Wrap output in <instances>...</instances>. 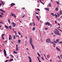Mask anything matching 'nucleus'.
<instances>
[{
    "label": "nucleus",
    "mask_w": 62,
    "mask_h": 62,
    "mask_svg": "<svg viewBox=\"0 0 62 62\" xmlns=\"http://www.w3.org/2000/svg\"><path fill=\"white\" fill-rule=\"evenodd\" d=\"M54 32V34H56V35H60V36H61V33H59V32L57 31H55Z\"/></svg>",
    "instance_id": "f257e3e1"
},
{
    "label": "nucleus",
    "mask_w": 62,
    "mask_h": 62,
    "mask_svg": "<svg viewBox=\"0 0 62 62\" xmlns=\"http://www.w3.org/2000/svg\"><path fill=\"white\" fill-rule=\"evenodd\" d=\"M11 15L12 16H13L14 17V18H16V15L14 14H13V12H12L11 13Z\"/></svg>",
    "instance_id": "f03ea898"
},
{
    "label": "nucleus",
    "mask_w": 62,
    "mask_h": 62,
    "mask_svg": "<svg viewBox=\"0 0 62 62\" xmlns=\"http://www.w3.org/2000/svg\"><path fill=\"white\" fill-rule=\"evenodd\" d=\"M46 42L50 43L51 42V40L50 39H47L46 40Z\"/></svg>",
    "instance_id": "7ed1b4c3"
},
{
    "label": "nucleus",
    "mask_w": 62,
    "mask_h": 62,
    "mask_svg": "<svg viewBox=\"0 0 62 62\" xmlns=\"http://www.w3.org/2000/svg\"><path fill=\"white\" fill-rule=\"evenodd\" d=\"M4 54L5 55V56L6 57V56H7V53H6V51L5 49H4Z\"/></svg>",
    "instance_id": "20e7f679"
},
{
    "label": "nucleus",
    "mask_w": 62,
    "mask_h": 62,
    "mask_svg": "<svg viewBox=\"0 0 62 62\" xmlns=\"http://www.w3.org/2000/svg\"><path fill=\"white\" fill-rule=\"evenodd\" d=\"M30 44H32V43L33 42H32V38H30Z\"/></svg>",
    "instance_id": "39448f33"
},
{
    "label": "nucleus",
    "mask_w": 62,
    "mask_h": 62,
    "mask_svg": "<svg viewBox=\"0 0 62 62\" xmlns=\"http://www.w3.org/2000/svg\"><path fill=\"white\" fill-rule=\"evenodd\" d=\"M16 51H18V45H16Z\"/></svg>",
    "instance_id": "423d86ee"
},
{
    "label": "nucleus",
    "mask_w": 62,
    "mask_h": 62,
    "mask_svg": "<svg viewBox=\"0 0 62 62\" xmlns=\"http://www.w3.org/2000/svg\"><path fill=\"white\" fill-rule=\"evenodd\" d=\"M12 24L13 27H15V26H16V24H15V23H14V22H12Z\"/></svg>",
    "instance_id": "0eeeda50"
},
{
    "label": "nucleus",
    "mask_w": 62,
    "mask_h": 62,
    "mask_svg": "<svg viewBox=\"0 0 62 62\" xmlns=\"http://www.w3.org/2000/svg\"><path fill=\"white\" fill-rule=\"evenodd\" d=\"M9 40H12V37H11V35H9Z\"/></svg>",
    "instance_id": "6e6552de"
},
{
    "label": "nucleus",
    "mask_w": 62,
    "mask_h": 62,
    "mask_svg": "<svg viewBox=\"0 0 62 62\" xmlns=\"http://www.w3.org/2000/svg\"><path fill=\"white\" fill-rule=\"evenodd\" d=\"M56 49L58 51H59L60 52H61V51L60 50L59 48L57 47H56Z\"/></svg>",
    "instance_id": "1a4fd4ad"
},
{
    "label": "nucleus",
    "mask_w": 62,
    "mask_h": 62,
    "mask_svg": "<svg viewBox=\"0 0 62 62\" xmlns=\"http://www.w3.org/2000/svg\"><path fill=\"white\" fill-rule=\"evenodd\" d=\"M28 57H29V62H32V60H31V59L30 57L28 56Z\"/></svg>",
    "instance_id": "9d476101"
},
{
    "label": "nucleus",
    "mask_w": 62,
    "mask_h": 62,
    "mask_svg": "<svg viewBox=\"0 0 62 62\" xmlns=\"http://www.w3.org/2000/svg\"><path fill=\"white\" fill-rule=\"evenodd\" d=\"M21 42V40L20 39H19L18 40V44H20Z\"/></svg>",
    "instance_id": "9b49d317"
},
{
    "label": "nucleus",
    "mask_w": 62,
    "mask_h": 62,
    "mask_svg": "<svg viewBox=\"0 0 62 62\" xmlns=\"http://www.w3.org/2000/svg\"><path fill=\"white\" fill-rule=\"evenodd\" d=\"M15 4L14 3H12L11 4V7H12L13 6H15Z\"/></svg>",
    "instance_id": "f8f14e48"
},
{
    "label": "nucleus",
    "mask_w": 62,
    "mask_h": 62,
    "mask_svg": "<svg viewBox=\"0 0 62 62\" xmlns=\"http://www.w3.org/2000/svg\"><path fill=\"white\" fill-rule=\"evenodd\" d=\"M45 23H46V25H49V24H50V23L46 22Z\"/></svg>",
    "instance_id": "ddd939ff"
},
{
    "label": "nucleus",
    "mask_w": 62,
    "mask_h": 62,
    "mask_svg": "<svg viewBox=\"0 0 62 62\" xmlns=\"http://www.w3.org/2000/svg\"><path fill=\"white\" fill-rule=\"evenodd\" d=\"M55 10L56 11H58V8L57 7V8H56L55 9Z\"/></svg>",
    "instance_id": "4468645a"
},
{
    "label": "nucleus",
    "mask_w": 62,
    "mask_h": 62,
    "mask_svg": "<svg viewBox=\"0 0 62 62\" xmlns=\"http://www.w3.org/2000/svg\"><path fill=\"white\" fill-rule=\"evenodd\" d=\"M31 45L33 49H34V46H33V44L32 45V44H31Z\"/></svg>",
    "instance_id": "2eb2a0df"
},
{
    "label": "nucleus",
    "mask_w": 62,
    "mask_h": 62,
    "mask_svg": "<svg viewBox=\"0 0 62 62\" xmlns=\"http://www.w3.org/2000/svg\"><path fill=\"white\" fill-rule=\"evenodd\" d=\"M5 27L7 29H8V26L5 25Z\"/></svg>",
    "instance_id": "dca6fc26"
},
{
    "label": "nucleus",
    "mask_w": 62,
    "mask_h": 62,
    "mask_svg": "<svg viewBox=\"0 0 62 62\" xmlns=\"http://www.w3.org/2000/svg\"><path fill=\"white\" fill-rule=\"evenodd\" d=\"M51 3H49L48 4V6L49 7H51Z\"/></svg>",
    "instance_id": "f3484780"
},
{
    "label": "nucleus",
    "mask_w": 62,
    "mask_h": 62,
    "mask_svg": "<svg viewBox=\"0 0 62 62\" xmlns=\"http://www.w3.org/2000/svg\"><path fill=\"white\" fill-rule=\"evenodd\" d=\"M59 12L60 13V15H62V10H61L59 11Z\"/></svg>",
    "instance_id": "a211bd4d"
},
{
    "label": "nucleus",
    "mask_w": 62,
    "mask_h": 62,
    "mask_svg": "<svg viewBox=\"0 0 62 62\" xmlns=\"http://www.w3.org/2000/svg\"><path fill=\"white\" fill-rule=\"evenodd\" d=\"M45 9H46V10H48H48H50V9H49V8H45Z\"/></svg>",
    "instance_id": "6ab92c4d"
},
{
    "label": "nucleus",
    "mask_w": 62,
    "mask_h": 62,
    "mask_svg": "<svg viewBox=\"0 0 62 62\" xmlns=\"http://www.w3.org/2000/svg\"><path fill=\"white\" fill-rule=\"evenodd\" d=\"M33 25L34 26H35V23L33 21Z\"/></svg>",
    "instance_id": "aec40b11"
},
{
    "label": "nucleus",
    "mask_w": 62,
    "mask_h": 62,
    "mask_svg": "<svg viewBox=\"0 0 62 62\" xmlns=\"http://www.w3.org/2000/svg\"><path fill=\"white\" fill-rule=\"evenodd\" d=\"M56 2L57 5H60V3L59 2H58L57 1H56Z\"/></svg>",
    "instance_id": "412c9836"
},
{
    "label": "nucleus",
    "mask_w": 62,
    "mask_h": 62,
    "mask_svg": "<svg viewBox=\"0 0 62 62\" xmlns=\"http://www.w3.org/2000/svg\"><path fill=\"white\" fill-rule=\"evenodd\" d=\"M8 22L9 23H10V20H9V19H8Z\"/></svg>",
    "instance_id": "4be33fe9"
},
{
    "label": "nucleus",
    "mask_w": 62,
    "mask_h": 62,
    "mask_svg": "<svg viewBox=\"0 0 62 62\" xmlns=\"http://www.w3.org/2000/svg\"><path fill=\"white\" fill-rule=\"evenodd\" d=\"M0 23L1 24H4L3 22L1 21L0 22Z\"/></svg>",
    "instance_id": "5701e85b"
},
{
    "label": "nucleus",
    "mask_w": 62,
    "mask_h": 62,
    "mask_svg": "<svg viewBox=\"0 0 62 62\" xmlns=\"http://www.w3.org/2000/svg\"><path fill=\"white\" fill-rule=\"evenodd\" d=\"M37 54H38L39 56V57H40V55L39 54V53L37 52Z\"/></svg>",
    "instance_id": "b1692460"
},
{
    "label": "nucleus",
    "mask_w": 62,
    "mask_h": 62,
    "mask_svg": "<svg viewBox=\"0 0 62 62\" xmlns=\"http://www.w3.org/2000/svg\"><path fill=\"white\" fill-rule=\"evenodd\" d=\"M9 28H10V30H11V26H10L9 27Z\"/></svg>",
    "instance_id": "393cba45"
},
{
    "label": "nucleus",
    "mask_w": 62,
    "mask_h": 62,
    "mask_svg": "<svg viewBox=\"0 0 62 62\" xmlns=\"http://www.w3.org/2000/svg\"><path fill=\"white\" fill-rule=\"evenodd\" d=\"M49 25H50V27H53V25H52L51 24H50V23Z\"/></svg>",
    "instance_id": "a878e982"
},
{
    "label": "nucleus",
    "mask_w": 62,
    "mask_h": 62,
    "mask_svg": "<svg viewBox=\"0 0 62 62\" xmlns=\"http://www.w3.org/2000/svg\"><path fill=\"white\" fill-rule=\"evenodd\" d=\"M51 14L53 16H54L55 15L53 13H51Z\"/></svg>",
    "instance_id": "bb28decb"
},
{
    "label": "nucleus",
    "mask_w": 62,
    "mask_h": 62,
    "mask_svg": "<svg viewBox=\"0 0 62 62\" xmlns=\"http://www.w3.org/2000/svg\"><path fill=\"white\" fill-rule=\"evenodd\" d=\"M36 17L37 18L38 20H39V18H38V16H36Z\"/></svg>",
    "instance_id": "cd10ccee"
},
{
    "label": "nucleus",
    "mask_w": 62,
    "mask_h": 62,
    "mask_svg": "<svg viewBox=\"0 0 62 62\" xmlns=\"http://www.w3.org/2000/svg\"><path fill=\"white\" fill-rule=\"evenodd\" d=\"M32 30L33 31H34L35 30V28H34V27H33L32 29Z\"/></svg>",
    "instance_id": "c85d7f7f"
},
{
    "label": "nucleus",
    "mask_w": 62,
    "mask_h": 62,
    "mask_svg": "<svg viewBox=\"0 0 62 62\" xmlns=\"http://www.w3.org/2000/svg\"><path fill=\"white\" fill-rule=\"evenodd\" d=\"M13 39H15V35H14L13 36Z\"/></svg>",
    "instance_id": "c756f323"
},
{
    "label": "nucleus",
    "mask_w": 62,
    "mask_h": 62,
    "mask_svg": "<svg viewBox=\"0 0 62 62\" xmlns=\"http://www.w3.org/2000/svg\"><path fill=\"white\" fill-rule=\"evenodd\" d=\"M54 43H57L55 41H54Z\"/></svg>",
    "instance_id": "7c9ffc66"
},
{
    "label": "nucleus",
    "mask_w": 62,
    "mask_h": 62,
    "mask_svg": "<svg viewBox=\"0 0 62 62\" xmlns=\"http://www.w3.org/2000/svg\"><path fill=\"white\" fill-rule=\"evenodd\" d=\"M39 1L41 2V3H42V4H44V3H43L42 2V1H41V0H39Z\"/></svg>",
    "instance_id": "2f4dec72"
},
{
    "label": "nucleus",
    "mask_w": 62,
    "mask_h": 62,
    "mask_svg": "<svg viewBox=\"0 0 62 62\" xmlns=\"http://www.w3.org/2000/svg\"><path fill=\"white\" fill-rule=\"evenodd\" d=\"M47 56L48 58H50V55H49V54H48L47 55Z\"/></svg>",
    "instance_id": "473e14b6"
},
{
    "label": "nucleus",
    "mask_w": 62,
    "mask_h": 62,
    "mask_svg": "<svg viewBox=\"0 0 62 62\" xmlns=\"http://www.w3.org/2000/svg\"><path fill=\"white\" fill-rule=\"evenodd\" d=\"M5 36V33H4L3 34L1 35V37H3V36Z\"/></svg>",
    "instance_id": "72a5a7b5"
},
{
    "label": "nucleus",
    "mask_w": 62,
    "mask_h": 62,
    "mask_svg": "<svg viewBox=\"0 0 62 62\" xmlns=\"http://www.w3.org/2000/svg\"><path fill=\"white\" fill-rule=\"evenodd\" d=\"M56 41H57V42H59V40L58 39H56Z\"/></svg>",
    "instance_id": "f704fd0d"
},
{
    "label": "nucleus",
    "mask_w": 62,
    "mask_h": 62,
    "mask_svg": "<svg viewBox=\"0 0 62 62\" xmlns=\"http://www.w3.org/2000/svg\"><path fill=\"white\" fill-rule=\"evenodd\" d=\"M58 21H61V19H57Z\"/></svg>",
    "instance_id": "c9c22d12"
},
{
    "label": "nucleus",
    "mask_w": 62,
    "mask_h": 62,
    "mask_svg": "<svg viewBox=\"0 0 62 62\" xmlns=\"http://www.w3.org/2000/svg\"><path fill=\"white\" fill-rule=\"evenodd\" d=\"M55 16H56L55 17L56 18H57V17H58V16H57V15H56V14H55Z\"/></svg>",
    "instance_id": "e433bc0d"
},
{
    "label": "nucleus",
    "mask_w": 62,
    "mask_h": 62,
    "mask_svg": "<svg viewBox=\"0 0 62 62\" xmlns=\"http://www.w3.org/2000/svg\"><path fill=\"white\" fill-rule=\"evenodd\" d=\"M29 25H31V26H32V23H30L29 24Z\"/></svg>",
    "instance_id": "4c0bfd02"
},
{
    "label": "nucleus",
    "mask_w": 62,
    "mask_h": 62,
    "mask_svg": "<svg viewBox=\"0 0 62 62\" xmlns=\"http://www.w3.org/2000/svg\"><path fill=\"white\" fill-rule=\"evenodd\" d=\"M13 59H11L10 60V61H13Z\"/></svg>",
    "instance_id": "58836bf2"
},
{
    "label": "nucleus",
    "mask_w": 62,
    "mask_h": 62,
    "mask_svg": "<svg viewBox=\"0 0 62 62\" xmlns=\"http://www.w3.org/2000/svg\"><path fill=\"white\" fill-rule=\"evenodd\" d=\"M19 35H21V33H20V32L19 31L18 33Z\"/></svg>",
    "instance_id": "ea45409f"
},
{
    "label": "nucleus",
    "mask_w": 62,
    "mask_h": 62,
    "mask_svg": "<svg viewBox=\"0 0 62 62\" xmlns=\"http://www.w3.org/2000/svg\"><path fill=\"white\" fill-rule=\"evenodd\" d=\"M14 31V33H15V35L16 34H17V32H16V31H15L14 30H13Z\"/></svg>",
    "instance_id": "a19ab883"
},
{
    "label": "nucleus",
    "mask_w": 62,
    "mask_h": 62,
    "mask_svg": "<svg viewBox=\"0 0 62 62\" xmlns=\"http://www.w3.org/2000/svg\"><path fill=\"white\" fill-rule=\"evenodd\" d=\"M59 42V43H60V44L62 43V42L61 41H60V42Z\"/></svg>",
    "instance_id": "79ce46f5"
},
{
    "label": "nucleus",
    "mask_w": 62,
    "mask_h": 62,
    "mask_svg": "<svg viewBox=\"0 0 62 62\" xmlns=\"http://www.w3.org/2000/svg\"><path fill=\"white\" fill-rule=\"evenodd\" d=\"M14 53H15V54H17V52H16L15 51H14Z\"/></svg>",
    "instance_id": "37998d69"
},
{
    "label": "nucleus",
    "mask_w": 62,
    "mask_h": 62,
    "mask_svg": "<svg viewBox=\"0 0 62 62\" xmlns=\"http://www.w3.org/2000/svg\"><path fill=\"white\" fill-rule=\"evenodd\" d=\"M55 30H56V31H58V32H59L57 29H54Z\"/></svg>",
    "instance_id": "c03bdc74"
},
{
    "label": "nucleus",
    "mask_w": 62,
    "mask_h": 62,
    "mask_svg": "<svg viewBox=\"0 0 62 62\" xmlns=\"http://www.w3.org/2000/svg\"><path fill=\"white\" fill-rule=\"evenodd\" d=\"M2 15H4V13L2 12H1L0 13Z\"/></svg>",
    "instance_id": "a18cd8bd"
},
{
    "label": "nucleus",
    "mask_w": 62,
    "mask_h": 62,
    "mask_svg": "<svg viewBox=\"0 0 62 62\" xmlns=\"http://www.w3.org/2000/svg\"><path fill=\"white\" fill-rule=\"evenodd\" d=\"M41 57L42 58V60H44V59L43 57Z\"/></svg>",
    "instance_id": "49530a36"
},
{
    "label": "nucleus",
    "mask_w": 62,
    "mask_h": 62,
    "mask_svg": "<svg viewBox=\"0 0 62 62\" xmlns=\"http://www.w3.org/2000/svg\"><path fill=\"white\" fill-rule=\"evenodd\" d=\"M2 12H3L4 13H5V11L3 10H2Z\"/></svg>",
    "instance_id": "de8ad7c7"
},
{
    "label": "nucleus",
    "mask_w": 62,
    "mask_h": 62,
    "mask_svg": "<svg viewBox=\"0 0 62 62\" xmlns=\"http://www.w3.org/2000/svg\"><path fill=\"white\" fill-rule=\"evenodd\" d=\"M37 10L38 11H40V10L39 9H37Z\"/></svg>",
    "instance_id": "09e8293b"
},
{
    "label": "nucleus",
    "mask_w": 62,
    "mask_h": 62,
    "mask_svg": "<svg viewBox=\"0 0 62 62\" xmlns=\"http://www.w3.org/2000/svg\"><path fill=\"white\" fill-rule=\"evenodd\" d=\"M43 33L44 34H45V31H43Z\"/></svg>",
    "instance_id": "8fccbe9b"
},
{
    "label": "nucleus",
    "mask_w": 62,
    "mask_h": 62,
    "mask_svg": "<svg viewBox=\"0 0 62 62\" xmlns=\"http://www.w3.org/2000/svg\"><path fill=\"white\" fill-rule=\"evenodd\" d=\"M24 17H25V15H24L22 16V17L23 18Z\"/></svg>",
    "instance_id": "3c124183"
},
{
    "label": "nucleus",
    "mask_w": 62,
    "mask_h": 62,
    "mask_svg": "<svg viewBox=\"0 0 62 62\" xmlns=\"http://www.w3.org/2000/svg\"><path fill=\"white\" fill-rule=\"evenodd\" d=\"M37 58H38V60H39V57H37Z\"/></svg>",
    "instance_id": "603ef678"
},
{
    "label": "nucleus",
    "mask_w": 62,
    "mask_h": 62,
    "mask_svg": "<svg viewBox=\"0 0 62 62\" xmlns=\"http://www.w3.org/2000/svg\"><path fill=\"white\" fill-rule=\"evenodd\" d=\"M46 30H48V28H45Z\"/></svg>",
    "instance_id": "864d4df0"
},
{
    "label": "nucleus",
    "mask_w": 62,
    "mask_h": 62,
    "mask_svg": "<svg viewBox=\"0 0 62 62\" xmlns=\"http://www.w3.org/2000/svg\"><path fill=\"white\" fill-rule=\"evenodd\" d=\"M22 8L23 9H25V8H24V7L23 8Z\"/></svg>",
    "instance_id": "5fc2aeb1"
},
{
    "label": "nucleus",
    "mask_w": 62,
    "mask_h": 62,
    "mask_svg": "<svg viewBox=\"0 0 62 62\" xmlns=\"http://www.w3.org/2000/svg\"><path fill=\"white\" fill-rule=\"evenodd\" d=\"M35 13L37 14H39V13H37V12H35Z\"/></svg>",
    "instance_id": "6e6d98bb"
},
{
    "label": "nucleus",
    "mask_w": 62,
    "mask_h": 62,
    "mask_svg": "<svg viewBox=\"0 0 62 62\" xmlns=\"http://www.w3.org/2000/svg\"><path fill=\"white\" fill-rule=\"evenodd\" d=\"M53 45H54V46H56V44L54 43H53Z\"/></svg>",
    "instance_id": "4d7b16f0"
},
{
    "label": "nucleus",
    "mask_w": 62,
    "mask_h": 62,
    "mask_svg": "<svg viewBox=\"0 0 62 62\" xmlns=\"http://www.w3.org/2000/svg\"><path fill=\"white\" fill-rule=\"evenodd\" d=\"M2 17V15H0V17Z\"/></svg>",
    "instance_id": "13d9d810"
},
{
    "label": "nucleus",
    "mask_w": 62,
    "mask_h": 62,
    "mask_svg": "<svg viewBox=\"0 0 62 62\" xmlns=\"http://www.w3.org/2000/svg\"><path fill=\"white\" fill-rule=\"evenodd\" d=\"M8 60H6V61H5V62H7V61H8Z\"/></svg>",
    "instance_id": "bf43d9fd"
},
{
    "label": "nucleus",
    "mask_w": 62,
    "mask_h": 62,
    "mask_svg": "<svg viewBox=\"0 0 62 62\" xmlns=\"http://www.w3.org/2000/svg\"><path fill=\"white\" fill-rule=\"evenodd\" d=\"M50 61L51 62H52V59H50Z\"/></svg>",
    "instance_id": "052dcab7"
},
{
    "label": "nucleus",
    "mask_w": 62,
    "mask_h": 62,
    "mask_svg": "<svg viewBox=\"0 0 62 62\" xmlns=\"http://www.w3.org/2000/svg\"><path fill=\"white\" fill-rule=\"evenodd\" d=\"M51 42V43H52V44H54V43L53 42Z\"/></svg>",
    "instance_id": "680f3d73"
},
{
    "label": "nucleus",
    "mask_w": 62,
    "mask_h": 62,
    "mask_svg": "<svg viewBox=\"0 0 62 62\" xmlns=\"http://www.w3.org/2000/svg\"><path fill=\"white\" fill-rule=\"evenodd\" d=\"M2 4L3 5H4V3H3V2L2 3Z\"/></svg>",
    "instance_id": "e2e57ef3"
},
{
    "label": "nucleus",
    "mask_w": 62,
    "mask_h": 62,
    "mask_svg": "<svg viewBox=\"0 0 62 62\" xmlns=\"http://www.w3.org/2000/svg\"><path fill=\"white\" fill-rule=\"evenodd\" d=\"M2 38L3 39H4V37H2Z\"/></svg>",
    "instance_id": "0e129e2a"
},
{
    "label": "nucleus",
    "mask_w": 62,
    "mask_h": 62,
    "mask_svg": "<svg viewBox=\"0 0 62 62\" xmlns=\"http://www.w3.org/2000/svg\"><path fill=\"white\" fill-rule=\"evenodd\" d=\"M0 10L1 11H2L3 10H2V9H0Z\"/></svg>",
    "instance_id": "69168bd1"
},
{
    "label": "nucleus",
    "mask_w": 62,
    "mask_h": 62,
    "mask_svg": "<svg viewBox=\"0 0 62 62\" xmlns=\"http://www.w3.org/2000/svg\"><path fill=\"white\" fill-rule=\"evenodd\" d=\"M58 25H59V26H60V24H59V23H58Z\"/></svg>",
    "instance_id": "338daca9"
},
{
    "label": "nucleus",
    "mask_w": 62,
    "mask_h": 62,
    "mask_svg": "<svg viewBox=\"0 0 62 62\" xmlns=\"http://www.w3.org/2000/svg\"><path fill=\"white\" fill-rule=\"evenodd\" d=\"M38 61H39V62H41V61H40V60H38Z\"/></svg>",
    "instance_id": "774afa93"
}]
</instances>
